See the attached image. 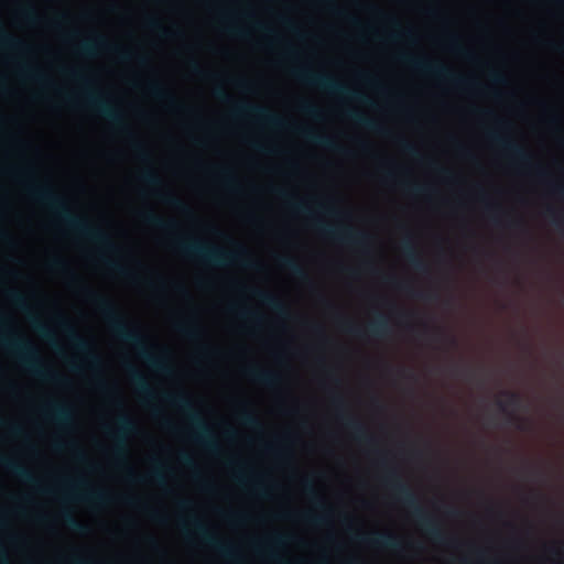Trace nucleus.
<instances>
[{"instance_id":"603ef678","label":"nucleus","mask_w":564,"mask_h":564,"mask_svg":"<svg viewBox=\"0 0 564 564\" xmlns=\"http://www.w3.org/2000/svg\"><path fill=\"white\" fill-rule=\"evenodd\" d=\"M32 324H33V327L35 328V330L43 338H46V339H52L53 338L52 332L50 330V328L45 324H43L42 322H40L36 318L32 319Z\"/></svg>"},{"instance_id":"bb28decb","label":"nucleus","mask_w":564,"mask_h":564,"mask_svg":"<svg viewBox=\"0 0 564 564\" xmlns=\"http://www.w3.org/2000/svg\"><path fill=\"white\" fill-rule=\"evenodd\" d=\"M293 540L292 535L289 534H274L264 544H258L256 546L258 552L265 553L272 560L278 561L276 550L286 545Z\"/></svg>"},{"instance_id":"6e6552de","label":"nucleus","mask_w":564,"mask_h":564,"mask_svg":"<svg viewBox=\"0 0 564 564\" xmlns=\"http://www.w3.org/2000/svg\"><path fill=\"white\" fill-rule=\"evenodd\" d=\"M399 59L411 67L414 70H417L422 74L430 75L446 82L452 83L456 87L460 88H475L478 87L477 83L454 74L447 66L437 63L432 62L426 58L422 57H415L409 54H401L399 55Z\"/></svg>"},{"instance_id":"79ce46f5","label":"nucleus","mask_w":564,"mask_h":564,"mask_svg":"<svg viewBox=\"0 0 564 564\" xmlns=\"http://www.w3.org/2000/svg\"><path fill=\"white\" fill-rule=\"evenodd\" d=\"M149 478L151 480L162 485L165 480V466L160 462H155L154 468L149 474Z\"/></svg>"},{"instance_id":"a878e982","label":"nucleus","mask_w":564,"mask_h":564,"mask_svg":"<svg viewBox=\"0 0 564 564\" xmlns=\"http://www.w3.org/2000/svg\"><path fill=\"white\" fill-rule=\"evenodd\" d=\"M252 296L256 297L261 304L272 310L279 316H288L289 313L286 306L275 295L262 290L254 289L252 290Z\"/></svg>"},{"instance_id":"49530a36","label":"nucleus","mask_w":564,"mask_h":564,"mask_svg":"<svg viewBox=\"0 0 564 564\" xmlns=\"http://www.w3.org/2000/svg\"><path fill=\"white\" fill-rule=\"evenodd\" d=\"M392 25L394 28V32L390 34V39L398 40L400 37H406L409 40H413L412 30H402L395 20H392Z\"/></svg>"},{"instance_id":"a19ab883","label":"nucleus","mask_w":564,"mask_h":564,"mask_svg":"<svg viewBox=\"0 0 564 564\" xmlns=\"http://www.w3.org/2000/svg\"><path fill=\"white\" fill-rule=\"evenodd\" d=\"M433 338L435 340H443L446 341L449 346L455 347L457 345V340L454 336L447 334L443 328L441 327H434L432 329Z\"/></svg>"},{"instance_id":"0eeeda50","label":"nucleus","mask_w":564,"mask_h":564,"mask_svg":"<svg viewBox=\"0 0 564 564\" xmlns=\"http://www.w3.org/2000/svg\"><path fill=\"white\" fill-rule=\"evenodd\" d=\"M293 75L301 83L321 89L327 94L368 102V100L361 94L349 89L347 86L343 85L327 74L316 73L310 68L301 67L294 69Z\"/></svg>"},{"instance_id":"5fc2aeb1","label":"nucleus","mask_w":564,"mask_h":564,"mask_svg":"<svg viewBox=\"0 0 564 564\" xmlns=\"http://www.w3.org/2000/svg\"><path fill=\"white\" fill-rule=\"evenodd\" d=\"M238 314L241 318L249 319L256 323H260L262 321V316L251 310L240 308L238 310Z\"/></svg>"},{"instance_id":"ea45409f","label":"nucleus","mask_w":564,"mask_h":564,"mask_svg":"<svg viewBox=\"0 0 564 564\" xmlns=\"http://www.w3.org/2000/svg\"><path fill=\"white\" fill-rule=\"evenodd\" d=\"M7 296L10 300V302L13 305H15L18 308H20L22 311L29 310V305H28L25 296L22 293H20L19 291L10 290L7 292Z\"/></svg>"},{"instance_id":"cd10ccee","label":"nucleus","mask_w":564,"mask_h":564,"mask_svg":"<svg viewBox=\"0 0 564 564\" xmlns=\"http://www.w3.org/2000/svg\"><path fill=\"white\" fill-rule=\"evenodd\" d=\"M247 375L252 381L269 388L275 387L281 381L276 372L257 367L247 369Z\"/></svg>"},{"instance_id":"f3484780","label":"nucleus","mask_w":564,"mask_h":564,"mask_svg":"<svg viewBox=\"0 0 564 564\" xmlns=\"http://www.w3.org/2000/svg\"><path fill=\"white\" fill-rule=\"evenodd\" d=\"M502 394L507 397V400L497 399L496 404L498 409L507 415L509 424L516 426L519 431H527L529 429L528 420L516 415L513 412H508V408L519 410L522 406V397L518 392L512 391H503Z\"/></svg>"},{"instance_id":"c756f323","label":"nucleus","mask_w":564,"mask_h":564,"mask_svg":"<svg viewBox=\"0 0 564 564\" xmlns=\"http://www.w3.org/2000/svg\"><path fill=\"white\" fill-rule=\"evenodd\" d=\"M129 373L132 383L134 384L138 393L142 395L145 400H152L154 398V393L149 386L148 381L135 368L129 367Z\"/></svg>"},{"instance_id":"39448f33","label":"nucleus","mask_w":564,"mask_h":564,"mask_svg":"<svg viewBox=\"0 0 564 564\" xmlns=\"http://www.w3.org/2000/svg\"><path fill=\"white\" fill-rule=\"evenodd\" d=\"M386 485L393 491L397 500L410 509L421 530L438 544L447 543L446 535L436 519L421 507L416 495L405 484L395 469H389L384 477Z\"/></svg>"},{"instance_id":"680f3d73","label":"nucleus","mask_w":564,"mask_h":564,"mask_svg":"<svg viewBox=\"0 0 564 564\" xmlns=\"http://www.w3.org/2000/svg\"><path fill=\"white\" fill-rule=\"evenodd\" d=\"M489 76H490V79L494 84H497V85H505L507 84V78L506 76L498 72V70H490L489 73Z\"/></svg>"},{"instance_id":"9b49d317","label":"nucleus","mask_w":564,"mask_h":564,"mask_svg":"<svg viewBox=\"0 0 564 564\" xmlns=\"http://www.w3.org/2000/svg\"><path fill=\"white\" fill-rule=\"evenodd\" d=\"M315 226L323 235L346 245L355 247H367L371 241L369 234L366 231L356 230L351 227H334L319 223H316Z\"/></svg>"},{"instance_id":"4be33fe9","label":"nucleus","mask_w":564,"mask_h":564,"mask_svg":"<svg viewBox=\"0 0 564 564\" xmlns=\"http://www.w3.org/2000/svg\"><path fill=\"white\" fill-rule=\"evenodd\" d=\"M354 539L373 547L391 551H400L403 546L394 534L388 532H373L371 534L356 533Z\"/></svg>"},{"instance_id":"e433bc0d","label":"nucleus","mask_w":564,"mask_h":564,"mask_svg":"<svg viewBox=\"0 0 564 564\" xmlns=\"http://www.w3.org/2000/svg\"><path fill=\"white\" fill-rule=\"evenodd\" d=\"M238 419L242 425H245L249 429H252V430L261 429V423H260L259 419L256 416V414L252 411H250L246 406H243L242 409L239 410Z\"/></svg>"},{"instance_id":"4c0bfd02","label":"nucleus","mask_w":564,"mask_h":564,"mask_svg":"<svg viewBox=\"0 0 564 564\" xmlns=\"http://www.w3.org/2000/svg\"><path fill=\"white\" fill-rule=\"evenodd\" d=\"M149 94L159 100H167L172 105H175L174 97L158 82H151L148 85Z\"/></svg>"},{"instance_id":"de8ad7c7","label":"nucleus","mask_w":564,"mask_h":564,"mask_svg":"<svg viewBox=\"0 0 564 564\" xmlns=\"http://www.w3.org/2000/svg\"><path fill=\"white\" fill-rule=\"evenodd\" d=\"M448 44L451 50L463 55L465 57H470L469 52L460 44L458 37L456 35H451L448 39Z\"/></svg>"},{"instance_id":"f8f14e48","label":"nucleus","mask_w":564,"mask_h":564,"mask_svg":"<svg viewBox=\"0 0 564 564\" xmlns=\"http://www.w3.org/2000/svg\"><path fill=\"white\" fill-rule=\"evenodd\" d=\"M99 50L115 53L119 57V59L123 62H128L133 57L131 51L109 43L107 39L100 34L95 35L93 39L80 42L77 46V52L80 55L87 57L96 56Z\"/></svg>"},{"instance_id":"2f4dec72","label":"nucleus","mask_w":564,"mask_h":564,"mask_svg":"<svg viewBox=\"0 0 564 564\" xmlns=\"http://www.w3.org/2000/svg\"><path fill=\"white\" fill-rule=\"evenodd\" d=\"M141 219L147 225L161 229V230H171L175 227V223L171 220H165L162 217L158 216L152 210H147L141 213Z\"/></svg>"},{"instance_id":"473e14b6","label":"nucleus","mask_w":564,"mask_h":564,"mask_svg":"<svg viewBox=\"0 0 564 564\" xmlns=\"http://www.w3.org/2000/svg\"><path fill=\"white\" fill-rule=\"evenodd\" d=\"M279 264L288 270L293 276L300 280H306L307 273L305 269L293 258L291 257H280L278 258Z\"/></svg>"},{"instance_id":"c03bdc74","label":"nucleus","mask_w":564,"mask_h":564,"mask_svg":"<svg viewBox=\"0 0 564 564\" xmlns=\"http://www.w3.org/2000/svg\"><path fill=\"white\" fill-rule=\"evenodd\" d=\"M161 199L174 208H177L183 212H188L187 206L180 198H177L176 196H174L170 193L162 195Z\"/></svg>"},{"instance_id":"4468645a","label":"nucleus","mask_w":564,"mask_h":564,"mask_svg":"<svg viewBox=\"0 0 564 564\" xmlns=\"http://www.w3.org/2000/svg\"><path fill=\"white\" fill-rule=\"evenodd\" d=\"M488 137L495 144H497L505 152H507L517 163H520L521 165L524 166L532 165L531 153L519 143L514 142L510 138L502 135L497 131H490L488 133Z\"/></svg>"},{"instance_id":"3c124183","label":"nucleus","mask_w":564,"mask_h":564,"mask_svg":"<svg viewBox=\"0 0 564 564\" xmlns=\"http://www.w3.org/2000/svg\"><path fill=\"white\" fill-rule=\"evenodd\" d=\"M301 111L311 117V118H314V119H319L321 117V111L318 110V108L316 106H314L313 104H310V102H302L301 104Z\"/></svg>"},{"instance_id":"864d4df0","label":"nucleus","mask_w":564,"mask_h":564,"mask_svg":"<svg viewBox=\"0 0 564 564\" xmlns=\"http://www.w3.org/2000/svg\"><path fill=\"white\" fill-rule=\"evenodd\" d=\"M405 188L409 193L421 196V195H427L430 193V187L421 184H406Z\"/></svg>"},{"instance_id":"f257e3e1","label":"nucleus","mask_w":564,"mask_h":564,"mask_svg":"<svg viewBox=\"0 0 564 564\" xmlns=\"http://www.w3.org/2000/svg\"><path fill=\"white\" fill-rule=\"evenodd\" d=\"M87 296L89 301L97 307L99 313L102 315L105 321L107 322L110 330L121 340L132 345L141 356V358L154 370L170 375L172 372V368L170 367L165 357L154 356L147 347V341L143 335L131 328L122 316L119 314L117 306L115 303L96 292L90 290L87 291Z\"/></svg>"},{"instance_id":"dca6fc26","label":"nucleus","mask_w":564,"mask_h":564,"mask_svg":"<svg viewBox=\"0 0 564 564\" xmlns=\"http://www.w3.org/2000/svg\"><path fill=\"white\" fill-rule=\"evenodd\" d=\"M235 113L238 116H251L272 128L280 129L286 127L285 120L262 106L240 104L235 107Z\"/></svg>"},{"instance_id":"f704fd0d","label":"nucleus","mask_w":564,"mask_h":564,"mask_svg":"<svg viewBox=\"0 0 564 564\" xmlns=\"http://www.w3.org/2000/svg\"><path fill=\"white\" fill-rule=\"evenodd\" d=\"M346 116L349 119H351L352 121H355L356 123H358V124H360V126H362V127H365V128H367L369 130H372V131H376V132H379V133H383L384 132L382 130L381 126L377 121H375V120L364 116L362 113H360L358 111L349 110V111L346 112Z\"/></svg>"},{"instance_id":"0e129e2a","label":"nucleus","mask_w":564,"mask_h":564,"mask_svg":"<svg viewBox=\"0 0 564 564\" xmlns=\"http://www.w3.org/2000/svg\"><path fill=\"white\" fill-rule=\"evenodd\" d=\"M227 32L235 35V36H238V37H246L247 33L241 29V28H238L237 25L232 24V23H229L226 28Z\"/></svg>"},{"instance_id":"5701e85b","label":"nucleus","mask_w":564,"mask_h":564,"mask_svg":"<svg viewBox=\"0 0 564 564\" xmlns=\"http://www.w3.org/2000/svg\"><path fill=\"white\" fill-rule=\"evenodd\" d=\"M43 414L52 422L67 427L73 423V410L65 403L50 401L43 408Z\"/></svg>"},{"instance_id":"c9c22d12","label":"nucleus","mask_w":564,"mask_h":564,"mask_svg":"<svg viewBox=\"0 0 564 564\" xmlns=\"http://www.w3.org/2000/svg\"><path fill=\"white\" fill-rule=\"evenodd\" d=\"M390 282L394 284L395 288L399 290L405 291L408 294H411L417 299L427 300V301H435L438 299V294L435 291H427V292H413L412 288L406 284L397 281L394 278L390 279Z\"/></svg>"},{"instance_id":"37998d69","label":"nucleus","mask_w":564,"mask_h":564,"mask_svg":"<svg viewBox=\"0 0 564 564\" xmlns=\"http://www.w3.org/2000/svg\"><path fill=\"white\" fill-rule=\"evenodd\" d=\"M21 72L22 74L32 79V80H35V82H39V83H45L46 82V77L43 75V73H41L39 69L36 68H33V67H30V66H23L21 68Z\"/></svg>"},{"instance_id":"a211bd4d","label":"nucleus","mask_w":564,"mask_h":564,"mask_svg":"<svg viewBox=\"0 0 564 564\" xmlns=\"http://www.w3.org/2000/svg\"><path fill=\"white\" fill-rule=\"evenodd\" d=\"M66 495L76 500L89 501L97 505H105L109 501V495L101 490H86V482L65 481Z\"/></svg>"},{"instance_id":"13d9d810","label":"nucleus","mask_w":564,"mask_h":564,"mask_svg":"<svg viewBox=\"0 0 564 564\" xmlns=\"http://www.w3.org/2000/svg\"><path fill=\"white\" fill-rule=\"evenodd\" d=\"M147 25L151 30H153L155 32H159L160 34H162L164 36L167 35L166 30L162 26L161 22L158 19H155V18L148 19Z\"/></svg>"},{"instance_id":"1a4fd4ad","label":"nucleus","mask_w":564,"mask_h":564,"mask_svg":"<svg viewBox=\"0 0 564 564\" xmlns=\"http://www.w3.org/2000/svg\"><path fill=\"white\" fill-rule=\"evenodd\" d=\"M67 74L75 80L85 85L83 98L86 105L98 115L110 121L117 127H123V117L121 112L115 108L102 95L90 89V83L84 74L77 69L68 70Z\"/></svg>"},{"instance_id":"aec40b11","label":"nucleus","mask_w":564,"mask_h":564,"mask_svg":"<svg viewBox=\"0 0 564 564\" xmlns=\"http://www.w3.org/2000/svg\"><path fill=\"white\" fill-rule=\"evenodd\" d=\"M345 330L356 337L368 335L373 338H384L390 334V326L388 318L382 314H378L372 321L368 323L364 332L361 328L350 323L346 324Z\"/></svg>"},{"instance_id":"7c9ffc66","label":"nucleus","mask_w":564,"mask_h":564,"mask_svg":"<svg viewBox=\"0 0 564 564\" xmlns=\"http://www.w3.org/2000/svg\"><path fill=\"white\" fill-rule=\"evenodd\" d=\"M174 327L178 334L191 340H196L202 336V329L194 321L177 322Z\"/></svg>"},{"instance_id":"6ab92c4d","label":"nucleus","mask_w":564,"mask_h":564,"mask_svg":"<svg viewBox=\"0 0 564 564\" xmlns=\"http://www.w3.org/2000/svg\"><path fill=\"white\" fill-rule=\"evenodd\" d=\"M332 401L338 410V419L349 431L352 432L354 437L360 442L373 443L375 438L367 433L365 425L360 421L356 420L355 417L347 416L343 413V410L345 409V401L343 397L334 395Z\"/></svg>"},{"instance_id":"20e7f679","label":"nucleus","mask_w":564,"mask_h":564,"mask_svg":"<svg viewBox=\"0 0 564 564\" xmlns=\"http://www.w3.org/2000/svg\"><path fill=\"white\" fill-rule=\"evenodd\" d=\"M0 343L12 352L21 365L33 376L56 384L65 383L64 377L43 366L37 349L26 339L17 336L10 328L8 318L0 313Z\"/></svg>"},{"instance_id":"f03ea898","label":"nucleus","mask_w":564,"mask_h":564,"mask_svg":"<svg viewBox=\"0 0 564 564\" xmlns=\"http://www.w3.org/2000/svg\"><path fill=\"white\" fill-rule=\"evenodd\" d=\"M26 191L34 200L48 207L72 231L99 243L109 251H117V247L104 230L91 226L86 219L74 215L69 210L66 200L54 192L52 187L46 184L32 182L28 184Z\"/></svg>"},{"instance_id":"052dcab7","label":"nucleus","mask_w":564,"mask_h":564,"mask_svg":"<svg viewBox=\"0 0 564 564\" xmlns=\"http://www.w3.org/2000/svg\"><path fill=\"white\" fill-rule=\"evenodd\" d=\"M132 147L138 158H140L142 161H148L150 159L149 153L142 143L133 142Z\"/></svg>"},{"instance_id":"8fccbe9b","label":"nucleus","mask_w":564,"mask_h":564,"mask_svg":"<svg viewBox=\"0 0 564 564\" xmlns=\"http://www.w3.org/2000/svg\"><path fill=\"white\" fill-rule=\"evenodd\" d=\"M21 15L23 20L30 24H35L39 22V14L35 11V9L31 6L23 8L21 10Z\"/></svg>"},{"instance_id":"b1692460","label":"nucleus","mask_w":564,"mask_h":564,"mask_svg":"<svg viewBox=\"0 0 564 564\" xmlns=\"http://www.w3.org/2000/svg\"><path fill=\"white\" fill-rule=\"evenodd\" d=\"M0 465L13 476L18 477L20 480L32 486H37V479L34 477V475L15 459L0 454Z\"/></svg>"},{"instance_id":"393cba45","label":"nucleus","mask_w":564,"mask_h":564,"mask_svg":"<svg viewBox=\"0 0 564 564\" xmlns=\"http://www.w3.org/2000/svg\"><path fill=\"white\" fill-rule=\"evenodd\" d=\"M296 132L299 134H301L305 140L310 141L316 145H319V147H323V148H326L328 150H333L336 152H345V150L341 147H339L330 137L316 133L312 129L301 127V128H296Z\"/></svg>"},{"instance_id":"e2e57ef3","label":"nucleus","mask_w":564,"mask_h":564,"mask_svg":"<svg viewBox=\"0 0 564 564\" xmlns=\"http://www.w3.org/2000/svg\"><path fill=\"white\" fill-rule=\"evenodd\" d=\"M451 371L454 376H465V377H473L474 371L467 368H462L458 365H453L451 367Z\"/></svg>"},{"instance_id":"bf43d9fd","label":"nucleus","mask_w":564,"mask_h":564,"mask_svg":"<svg viewBox=\"0 0 564 564\" xmlns=\"http://www.w3.org/2000/svg\"><path fill=\"white\" fill-rule=\"evenodd\" d=\"M400 147L406 154L413 158L419 155L417 149L412 143L408 142L404 139L400 140Z\"/></svg>"},{"instance_id":"774afa93","label":"nucleus","mask_w":564,"mask_h":564,"mask_svg":"<svg viewBox=\"0 0 564 564\" xmlns=\"http://www.w3.org/2000/svg\"><path fill=\"white\" fill-rule=\"evenodd\" d=\"M253 488L259 492L260 496L267 497V489L263 481L259 478L252 480Z\"/></svg>"},{"instance_id":"338daca9","label":"nucleus","mask_w":564,"mask_h":564,"mask_svg":"<svg viewBox=\"0 0 564 564\" xmlns=\"http://www.w3.org/2000/svg\"><path fill=\"white\" fill-rule=\"evenodd\" d=\"M214 96L216 98H218L219 100L221 101H229V96L228 94L226 93V90L224 89L223 86H217L215 89H214Z\"/></svg>"},{"instance_id":"c85d7f7f","label":"nucleus","mask_w":564,"mask_h":564,"mask_svg":"<svg viewBox=\"0 0 564 564\" xmlns=\"http://www.w3.org/2000/svg\"><path fill=\"white\" fill-rule=\"evenodd\" d=\"M403 253L409 263L420 272H427L429 267L417 253L414 243L410 238H406L402 242Z\"/></svg>"},{"instance_id":"a18cd8bd","label":"nucleus","mask_w":564,"mask_h":564,"mask_svg":"<svg viewBox=\"0 0 564 564\" xmlns=\"http://www.w3.org/2000/svg\"><path fill=\"white\" fill-rule=\"evenodd\" d=\"M219 175L224 182V184L232 189V191H236L237 189V182H236V177L234 176L232 172L228 169H221L219 170Z\"/></svg>"},{"instance_id":"423d86ee","label":"nucleus","mask_w":564,"mask_h":564,"mask_svg":"<svg viewBox=\"0 0 564 564\" xmlns=\"http://www.w3.org/2000/svg\"><path fill=\"white\" fill-rule=\"evenodd\" d=\"M163 399L169 404L177 408L178 410L186 414L193 429V440L197 444H199L210 453L218 452L219 446L212 433V430L203 420L200 414L194 409V404L192 400L187 397V394L183 392L165 393L163 394Z\"/></svg>"},{"instance_id":"ddd939ff","label":"nucleus","mask_w":564,"mask_h":564,"mask_svg":"<svg viewBox=\"0 0 564 564\" xmlns=\"http://www.w3.org/2000/svg\"><path fill=\"white\" fill-rule=\"evenodd\" d=\"M59 326L62 327V329L67 335L70 344L73 345V347L77 351L83 354L85 359L88 361L89 366L91 368L99 367L100 366V359L95 354L90 343L88 340L84 339L82 336H79L78 333L73 327V325L67 319H65L64 317L59 318Z\"/></svg>"},{"instance_id":"2eb2a0df","label":"nucleus","mask_w":564,"mask_h":564,"mask_svg":"<svg viewBox=\"0 0 564 564\" xmlns=\"http://www.w3.org/2000/svg\"><path fill=\"white\" fill-rule=\"evenodd\" d=\"M192 525L195 533L202 541L227 558H235L237 556L236 549L230 543L219 540L209 529L198 519L192 520Z\"/></svg>"},{"instance_id":"4d7b16f0","label":"nucleus","mask_w":564,"mask_h":564,"mask_svg":"<svg viewBox=\"0 0 564 564\" xmlns=\"http://www.w3.org/2000/svg\"><path fill=\"white\" fill-rule=\"evenodd\" d=\"M107 265L122 276H131V272L122 264L115 261H106Z\"/></svg>"},{"instance_id":"9d476101","label":"nucleus","mask_w":564,"mask_h":564,"mask_svg":"<svg viewBox=\"0 0 564 564\" xmlns=\"http://www.w3.org/2000/svg\"><path fill=\"white\" fill-rule=\"evenodd\" d=\"M115 441L113 455L118 460H124L128 454L127 440L137 432L135 422L127 414H121L116 420V430H106Z\"/></svg>"},{"instance_id":"58836bf2","label":"nucleus","mask_w":564,"mask_h":564,"mask_svg":"<svg viewBox=\"0 0 564 564\" xmlns=\"http://www.w3.org/2000/svg\"><path fill=\"white\" fill-rule=\"evenodd\" d=\"M61 516H62L64 523L70 530L78 532V533H84L86 531V527L80 521H78L70 511L63 510Z\"/></svg>"},{"instance_id":"412c9836","label":"nucleus","mask_w":564,"mask_h":564,"mask_svg":"<svg viewBox=\"0 0 564 564\" xmlns=\"http://www.w3.org/2000/svg\"><path fill=\"white\" fill-rule=\"evenodd\" d=\"M304 492L314 501L316 508H318L321 511H323V514L321 516H313L311 513H303L302 519L305 522L312 523V524H325L328 520V516L330 513V509L325 505V502L319 497L315 484L312 479L305 478L302 482Z\"/></svg>"},{"instance_id":"09e8293b","label":"nucleus","mask_w":564,"mask_h":564,"mask_svg":"<svg viewBox=\"0 0 564 564\" xmlns=\"http://www.w3.org/2000/svg\"><path fill=\"white\" fill-rule=\"evenodd\" d=\"M141 180L145 184L153 186V187L161 185L160 177L152 170H147V171L142 172Z\"/></svg>"},{"instance_id":"72a5a7b5","label":"nucleus","mask_w":564,"mask_h":564,"mask_svg":"<svg viewBox=\"0 0 564 564\" xmlns=\"http://www.w3.org/2000/svg\"><path fill=\"white\" fill-rule=\"evenodd\" d=\"M274 192L279 197H281L283 200H285L288 203V205L297 214H301L304 216H312V210L306 203L295 202L293 199V196L286 191L275 189Z\"/></svg>"},{"instance_id":"69168bd1","label":"nucleus","mask_w":564,"mask_h":564,"mask_svg":"<svg viewBox=\"0 0 564 564\" xmlns=\"http://www.w3.org/2000/svg\"><path fill=\"white\" fill-rule=\"evenodd\" d=\"M52 269L56 271H67L66 262L59 258H55L50 262Z\"/></svg>"},{"instance_id":"6e6d98bb","label":"nucleus","mask_w":564,"mask_h":564,"mask_svg":"<svg viewBox=\"0 0 564 564\" xmlns=\"http://www.w3.org/2000/svg\"><path fill=\"white\" fill-rule=\"evenodd\" d=\"M318 210L323 214H326L332 217H340L343 216V213L335 208L333 205H326V204H318Z\"/></svg>"},{"instance_id":"7ed1b4c3","label":"nucleus","mask_w":564,"mask_h":564,"mask_svg":"<svg viewBox=\"0 0 564 564\" xmlns=\"http://www.w3.org/2000/svg\"><path fill=\"white\" fill-rule=\"evenodd\" d=\"M175 247L183 256L210 265L226 267L238 263L247 269H259V263L250 258L248 249L240 243H235V249L227 251L198 240L177 239Z\"/></svg>"}]
</instances>
